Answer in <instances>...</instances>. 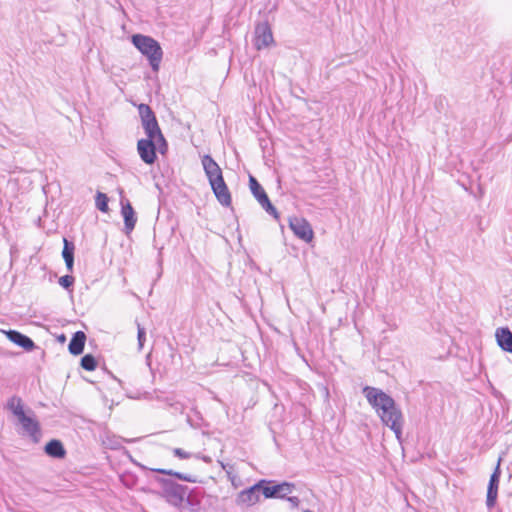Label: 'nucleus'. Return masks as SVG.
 I'll return each instance as SVG.
<instances>
[{
	"instance_id": "f3484780",
	"label": "nucleus",
	"mask_w": 512,
	"mask_h": 512,
	"mask_svg": "<svg viewBox=\"0 0 512 512\" xmlns=\"http://www.w3.org/2000/svg\"><path fill=\"white\" fill-rule=\"evenodd\" d=\"M496 340L498 345L505 352L512 353V332L507 327H501L496 330Z\"/></svg>"
},
{
	"instance_id": "a211bd4d",
	"label": "nucleus",
	"mask_w": 512,
	"mask_h": 512,
	"mask_svg": "<svg viewBox=\"0 0 512 512\" xmlns=\"http://www.w3.org/2000/svg\"><path fill=\"white\" fill-rule=\"evenodd\" d=\"M85 341L86 335L83 331L75 332L68 345L69 352L75 356L82 354L85 346Z\"/></svg>"
},
{
	"instance_id": "f03ea898",
	"label": "nucleus",
	"mask_w": 512,
	"mask_h": 512,
	"mask_svg": "<svg viewBox=\"0 0 512 512\" xmlns=\"http://www.w3.org/2000/svg\"><path fill=\"white\" fill-rule=\"evenodd\" d=\"M131 43L149 62L153 72H158L163 58V50L160 43L151 36L133 34Z\"/></svg>"
},
{
	"instance_id": "a878e982",
	"label": "nucleus",
	"mask_w": 512,
	"mask_h": 512,
	"mask_svg": "<svg viewBox=\"0 0 512 512\" xmlns=\"http://www.w3.org/2000/svg\"><path fill=\"white\" fill-rule=\"evenodd\" d=\"M59 284L66 290H70L75 282V278L72 275H64L59 278Z\"/></svg>"
},
{
	"instance_id": "9d476101",
	"label": "nucleus",
	"mask_w": 512,
	"mask_h": 512,
	"mask_svg": "<svg viewBox=\"0 0 512 512\" xmlns=\"http://www.w3.org/2000/svg\"><path fill=\"white\" fill-rule=\"evenodd\" d=\"M289 227L299 239L305 242L312 241L314 233L310 223L306 219L293 217L289 220Z\"/></svg>"
},
{
	"instance_id": "f8f14e48",
	"label": "nucleus",
	"mask_w": 512,
	"mask_h": 512,
	"mask_svg": "<svg viewBox=\"0 0 512 512\" xmlns=\"http://www.w3.org/2000/svg\"><path fill=\"white\" fill-rule=\"evenodd\" d=\"M500 462L501 458H499L498 463L490 476L487 487L486 505L489 509L493 508L497 501L498 487L501 476Z\"/></svg>"
},
{
	"instance_id": "f257e3e1",
	"label": "nucleus",
	"mask_w": 512,
	"mask_h": 512,
	"mask_svg": "<svg viewBox=\"0 0 512 512\" xmlns=\"http://www.w3.org/2000/svg\"><path fill=\"white\" fill-rule=\"evenodd\" d=\"M368 403L375 409L383 424L388 426L398 440L401 439L403 415L395 400L381 389L366 386L363 388Z\"/></svg>"
},
{
	"instance_id": "c756f323",
	"label": "nucleus",
	"mask_w": 512,
	"mask_h": 512,
	"mask_svg": "<svg viewBox=\"0 0 512 512\" xmlns=\"http://www.w3.org/2000/svg\"><path fill=\"white\" fill-rule=\"evenodd\" d=\"M60 340H65V336H64V335H62V336L60 337Z\"/></svg>"
},
{
	"instance_id": "b1692460",
	"label": "nucleus",
	"mask_w": 512,
	"mask_h": 512,
	"mask_svg": "<svg viewBox=\"0 0 512 512\" xmlns=\"http://www.w3.org/2000/svg\"><path fill=\"white\" fill-rule=\"evenodd\" d=\"M7 408L15 415V412L18 411V409L20 408V410H24L23 409V404H22V400L20 397H17V396H13L11 397L8 402H7Z\"/></svg>"
},
{
	"instance_id": "0eeeda50",
	"label": "nucleus",
	"mask_w": 512,
	"mask_h": 512,
	"mask_svg": "<svg viewBox=\"0 0 512 512\" xmlns=\"http://www.w3.org/2000/svg\"><path fill=\"white\" fill-rule=\"evenodd\" d=\"M137 152L140 159L147 165H152L157 160V146L155 138H142L137 142Z\"/></svg>"
},
{
	"instance_id": "c85d7f7f",
	"label": "nucleus",
	"mask_w": 512,
	"mask_h": 512,
	"mask_svg": "<svg viewBox=\"0 0 512 512\" xmlns=\"http://www.w3.org/2000/svg\"><path fill=\"white\" fill-rule=\"evenodd\" d=\"M286 499L288 500L289 503H291L292 507H298L299 503H300V500L298 497L296 496H287Z\"/></svg>"
},
{
	"instance_id": "4468645a",
	"label": "nucleus",
	"mask_w": 512,
	"mask_h": 512,
	"mask_svg": "<svg viewBox=\"0 0 512 512\" xmlns=\"http://www.w3.org/2000/svg\"><path fill=\"white\" fill-rule=\"evenodd\" d=\"M120 204L121 215L124 219V232L129 235L135 228L137 215L129 200L122 198Z\"/></svg>"
},
{
	"instance_id": "2eb2a0df",
	"label": "nucleus",
	"mask_w": 512,
	"mask_h": 512,
	"mask_svg": "<svg viewBox=\"0 0 512 512\" xmlns=\"http://www.w3.org/2000/svg\"><path fill=\"white\" fill-rule=\"evenodd\" d=\"M210 186H211V189H212L216 199L222 206H224V207L231 206L232 197H231V193L228 189V186L225 183L224 178Z\"/></svg>"
},
{
	"instance_id": "39448f33",
	"label": "nucleus",
	"mask_w": 512,
	"mask_h": 512,
	"mask_svg": "<svg viewBox=\"0 0 512 512\" xmlns=\"http://www.w3.org/2000/svg\"><path fill=\"white\" fill-rule=\"evenodd\" d=\"M249 188L254 196V198L258 201L261 207L271 215L275 220H279L280 215L274 205L271 203L266 191L262 187V185L258 182V180L249 175Z\"/></svg>"
},
{
	"instance_id": "9b49d317",
	"label": "nucleus",
	"mask_w": 512,
	"mask_h": 512,
	"mask_svg": "<svg viewBox=\"0 0 512 512\" xmlns=\"http://www.w3.org/2000/svg\"><path fill=\"white\" fill-rule=\"evenodd\" d=\"M15 416L21 424L24 432L34 441H37L38 435L40 434L39 422L34 417L27 415L24 410H20V408L15 412Z\"/></svg>"
},
{
	"instance_id": "412c9836",
	"label": "nucleus",
	"mask_w": 512,
	"mask_h": 512,
	"mask_svg": "<svg viewBox=\"0 0 512 512\" xmlns=\"http://www.w3.org/2000/svg\"><path fill=\"white\" fill-rule=\"evenodd\" d=\"M151 471L162 474V475L172 476L181 481H185V482H189V483H195L197 481L196 478L191 474L177 472L172 469L155 468V469H151Z\"/></svg>"
},
{
	"instance_id": "dca6fc26",
	"label": "nucleus",
	"mask_w": 512,
	"mask_h": 512,
	"mask_svg": "<svg viewBox=\"0 0 512 512\" xmlns=\"http://www.w3.org/2000/svg\"><path fill=\"white\" fill-rule=\"evenodd\" d=\"M6 336L12 343L23 348L25 351H32L35 348L34 341L17 330H8Z\"/></svg>"
},
{
	"instance_id": "4be33fe9",
	"label": "nucleus",
	"mask_w": 512,
	"mask_h": 512,
	"mask_svg": "<svg viewBox=\"0 0 512 512\" xmlns=\"http://www.w3.org/2000/svg\"><path fill=\"white\" fill-rule=\"evenodd\" d=\"M97 360L92 354H86L81 358L80 366L86 371H94L97 368Z\"/></svg>"
},
{
	"instance_id": "bb28decb",
	"label": "nucleus",
	"mask_w": 512,
	"mask_h": 512,
	"mask_svg": "<svg viewBox=\"0 0 512 512\" xmlns=\"http://www.w3.org/2000/svg\"><path fill=\"white\" fill-rule=\"evenodd\" d=\"M137 324V340H138V347L141 350L144 346V342L146 340V331L145 328L141 326L139 322H136Z\"/></svg>"
},
{
	"instance_id": "aec40b11",
	"label": "nucleus",
	"mask_w": 512,
	"mask_h": 512,
	"mask_svg": "<svg viewBox=\"0 0 512 512\" xmlns=\"http://www.w3.org/2000/svg\"><path fill=\"white\" fill-rule=\"evenodd\" d=\"M45 453L53 458L62 459L66 455L65 448L60 440L52 439L44 447Z\"/></svg>"
},
{
	"instance_id": "1a4fd4ad",
	"label": "nucleus",
	"mask_w": 512,
	"mask_h": 512,
	"mask_svg": "<svg viewBox=\"0 0 512 512\" xmlns=\"http://www.w3.org/2000/svg\"><path fill=\"white\" fill-rule=\"evenodd\" d=\"M263 484H270L268 480H260L251 487L242 490L237 497L238 503L252 506L259 502L260 495L262 494Z\"/></svg>"
},
{
	"instance_id": "7c9ffc66",
	"label": "nucleus",
	"mask_w": 512,
	"mask_h": 512,
	"mask_svg": "<svg viewBox=\"0 0 512 512\" xmlns=\"http://www.w3.org/2000/svg\"><path fill=\"white\" fill-rule=\"evenodd\" d=\"M304 512H313V511H312V510H308V509H307V510H305Z\"/></svg>"
},
{
	"instance_id": "ddd939ff",
	"label": "nucleus",
	"mask_w": 512,
	"mask_h": 512,
	"mask_svg": "<svg viewBox=\"0 0 512 512\" xmlns=\"http://www.w3.org/2000/svg\"><path fill=\"white\" fill-rule=\"evenodd\" d=\"M202 166L205 172L206 177L208 178L209 184L212 185L217 181L223 179V173L220 166L217 162L212 158L211 155L206 154L201 159Z\"/></svg>"
},
{
	"instance_id": "cd10ccee",
	"label": "nucleus",
	"mask_w": 512,
	"mask_h": 512,
	"mask_svg": "<svg viewBox=\"0 0 512 512\" xmlns=\"http://www.w3.org/2000/svg\"><path fill=\"white\" fill-rule=\"evenodd\" d=\"M173 454H174V456H176L180 459H189L192 456V453L187 452L181 448H174Z\"/></svg>"
},
{
	"instance_id": "423d86ee",
	"label": "nucleus",
	"mask_w": 512,
	"mask_h": 512,
	"mask_svg": "<svg viewBox=\"0 0 512 512\" xmlns=\"http://www.w3.org/2000/svg\"><path fill=\"white\" fill-rule=\"evenodd\" d=\"M270 484H263L262 494L267 499L279 498L285 499L295 489V485L289 482H282L275 484L269 481Z\"/></svg>"
},
{
	"instance_id": "7ed1b4c3",
	"label": "nucleus",
	"mask_w": 512,
	"mask_h": 512,
	"mask_svg": "<svg viewBox=\"0 0 512 512\" xmlns=\"http://www.w3.org/2000/svg\"><path fill=\"white\" fill-rule=\"evenodd\" d=\"M155 480L161 486L160 496L171 506L181 507L188 487L169 478L156 477Z\"/></svg>"
},
{
	"instance_id": "393cba45",
	"label": "nucleus",
	"mask_w": 512,
	"mask_h": 512,
	"mask_svg": "<svg viewBox=\"0 0 512 512\" xmlns=\"http://www.w3.org/2000/svg\"><path fill=\"white\" fill-rule=\"evenodd\" d=\"M155 143L157 146V151H159L160 154H165L168 150V142L165 139L163 133L155 137Z\"/></svg>"
},
{
	"instance_id": "5701e85b",
	"label": "nucleus",
	"mask_w": 512,
	"mask_h": 512,
	"mask_svg": "<svg viewBox=\"0 0 512 512\" xmlns=\"http://www.w3.org/2000/svg\"><path fill=\"white\" fill-rule=\"evenodd\" d=\"M109 198L105 193L97 192L95 197V204L98 210L101 212H108L109 206H108Z\"/></svg>"
},
{
	"instance_id": "6ab92c4d",
	"label": "nucleus",
	"mask_w": 512,
	"mask_h": 512,
	"mask_svg": "<svg viewBox=\"0 0 512 512\" xmlns=\"http://www.w3.org/2000/svg\"><path fill=\"white\" fill-rule=\"evenodd\" d=\"M74 251L75 245L72 241L67 238H63V250L62 257L64 259L66 269L68 272H73L74 268Z\"/></svg>"
},
{
	"instance_id": "6e6552de",
	"label": "nucleus",
	"mask_w": 512,
	"mask_h": 512,
	"mask_svg": "<svg viewBox=\"0 0 512 512\" xmlns=\"http://www.w3.org/2000/svg\"><path fill=\"white\" fill-rule=\"evenodd\" d=\"M254 46L257 50L268 48L274 43L271 27L267 21L259 22L255 26Z\"/></svg>"
},
{
	"instance_id": "20e7f679",
	"label": "nucleus",
	"mask_w": 512,
	"mask_h": 512,
	"mask_svg": "<svg viewBox=\"0 0 512 512\" xmlns=\"http://www.w3.org/2000/svg\"><path fill=\"white\" fill-rule=\"evenodd\" d=\"M138 112L146 137L155 138L162 134L156 115L149 105L141 103Z\"/></svg>"
}]
</instances>
